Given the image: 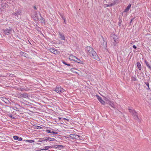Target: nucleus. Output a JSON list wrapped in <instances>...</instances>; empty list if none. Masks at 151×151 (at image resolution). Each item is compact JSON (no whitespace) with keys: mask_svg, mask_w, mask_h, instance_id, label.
I'll use <instances>...</instances> for the list:
<instances>
[{"mask_svg":"<svg viewBox=\"0 0 151 151\" xmlns=\"http://www.w3.org/2000/svg\"><path fill=\"white\" fill-rule=\"evenodd\" d=\"M86 50L88 52V54L94 59H97V55L93 49L90 46H88L86 48Z\"/></svg>","mask_w":151,"mask_h":151,"instance_id":"1","label":"nucleus"},{"mask_svg":"<svg viewBox=\"0 0 151 151\" xmlns=\"http://www.w3.org/2000/svg\"><path fill=\"white\" fill-rule=\"evenodd\" d=\"M113 45L115 46L119 42V40L118 37L115 35H114L113 37V40L112 41Z\"/></svg>","mask_w":151,"mask_h":151,"instance_id":"2","label":"nucleus"},{"mask_svg":"<svg viewBox=\"0 0 151 151\" xmlns=\"http://www.w3.org/2000/svg\"><path fill=\"white\" fill-rule=\"evenodd\" d=\"M55 91L58 93H60L63 92L65 90L60 86H57L55 88Z\"/></svg>","mask_w":151,"mask_h":151,"instance_id":"3","label":"nucleus"},{"mask_svg":"<svg viewBox=\"0 0 151 151\" xmlns=\"http://www.w3.org/2000/svg\"><path fill=\"white\" fill-rule=\"evenodd\" d=\"M70 137L72 139H78L80 136L74 134H71L70 135Z\"/></svg>","mask_w":151,"mask_h":151,"instance_id":"4","label":"nucleus"},{"mask_svg":"<svg viewBox=\"0 0 151 151\" xmlns=\"http://www.w3.org/2000/svg\"><path fill=\"white\" fill-rule=\"evenodd\" d=\"M59 38H60L61 40H65V37L63 34H62L60 32H59Z\"/></svg>","mask_w":151,"mask_h":151,"instance_id":"5","label":"nucleus"},{"mask_svg":"<svg viewBox=\"0 0 151 151\" xmlns=\"http://www.w3.org/2000/svg\"><path fill=\"white\" fill-rule=\"evenodd\" d=\"M50 51L52 53L55 54H58L59 53V52L53 49H50Z\"/></svg>","mask_w":151,"mask_h":151,"instance_id":"6","label":"nucleus"},{"mask_svg":"<svg viewBox=\"0 0 151 151\" xmlns=\"http://www.w3.org/2000/svg\"><path fill=\"white\" fill-rule=\"evenodd\" d=\"M77 57L75 56H73L72 55H70L69 57V59L71 60H73L74 61H76Z\"/></svg>","mask_w":151,"mask_h":151,"instance_id":"7","label":"nucleus"},{"mask_svg":"<svg viewBox=\"0 0 151 151\" xmlns=\"http://www.w3.org/2000/svg\"><path fill=\"white\" fill-rule=\"evenodd\" d=\"M97 97V99L103 105H104L105 104V102L103 101L101 97L98 95H96Z\"/></svg>","mask_w":151,"mask_h":151,"instance_id":"8","label":"nucleus"},{"mask_svg":"<svg viewBox=\"0 0 151 151\" xmlns=\"http://www.w3.org/2000/svg\"><path fill=\"white\" fill-rule=\"evenodd\" d=\"M132 114L134 119H136L138 118V116L137 115V113L134 110L132 111Z\"/></svg>","mask_w":151,"mask_h":151,"instance_id":"9","label":"nucleus"},{"mask_svg":"<svg viewBox=\"0 0 151 151\" xmlns=\"http://www.w3.org/2000/svg\"><path fill=\"white\" fill-rule=\"evenodd\" d=\"M13 138L14 140H18L19 141H21L22 139V137H19L17 136H14L13 137Z\"/></svg>","mask_w":151,"mask_h":151,"instance_id":"10","label":"nucleus"},{"mask_svg":"<svg viewBox=\"0 0 151 151\" xmlns=\"http://www.w3.org/2000/svg\"><path fill=\"white\" fill-rule=\"evenodd\" d=\"M131 4H129L127 6V7L125 9L124 11V12H127L129 10L131 7Z\"/></svg>","mask_w":151,"mask_h":151,"instance_id":"11","label":"nucleus"},{"mask_svg":"<svg viewBox=\"0 0 151 151\" xmlns=\"http://www.w3.org/2000/svg\"><path fill=\"white\" fill-rule=\"evenodd\" d=\"M46 132L47 133H52L55 134H57L58 133V132L57 131H56L55 130L54 131H52L51 132L50 130H47Z\"/></svg>","mask_w":151,"mask_h":151,"instance_id":"12","label":"nucleus"},{"mask_svg":"<svg viewBox=\"0 0 151 151\" xmlns=\"http://www.w3.org/2000/svg\"><path fill=\"white\" fill-rule=\"evenodd\" d=\"M117 0H115L114 1H113V2L112 3H111L109 4V6H112L114 5L116 3H117Z\"/></svg>","mask_w":151,"mask_h":151,"instance_id":"13","label":"nucleus"},{"mask_svg":"<svg viewBox=\"0 0 151 151\" xmlns=\"http://www.w3.org/2000/svg\"><path fill=\"white\" fill-rule=\"evenodd\" d=\"M48 140H49L50 141H54L55 140V139L54 138L50 137H47L46 139H44V140L45 141H47Z\"/></svg>","mask_w":151,"mask_h":151,"instance_id":"14","label":"nucleus"},{"mask_svg":"<svg viewBox=\"0 0 151 151\" xmlns=\"http://www.w3.org/2000/svg\"><path fill=\"white\" fill-rule=\"evenodd\" d=\"M11 31V30L7 29L6 30H5L4 31V32L5 34L8 35L10 33V32Z\"/></svg>","mask_w":151,"mask_h":151,"instance_id":"15","label":"nucleus"},{"mask_svg":"<svg viewBox=\"0 0 151 151\" xmlns=\"http://www.w3.org/2000/svg\"><path fill=\"white\" fill-rule=\"evenodd\" d=\"M76 61L75 62L79 63L81 64H83V61H81L80 59H78V58H77Z\"/></svg>","mask_w":151,"mask_h":151,"instance_id":"16","label":"nucleus"},{"mask_svg":"<svg viewBox=\"0 0 151 151\" xmlns=\"http://www.w3.org/2000/svg\"><path fill=\"white\" fill-rule=\"evenodd\" d=\"M137 66L139 70H141L142 69L141 64L139 62H137Z\"/></svg>","mask_w":151,"mask_h":151,"instance_id":"17","label":"nucleus"},{"mask_svg":"<svg viewBox=\"0 0 151 151\" xmlns=\"http://www.w3.org/2000/svg\"><path fill=\"white\" fill-rule=\"evenodd\" d=\"M106 42L105 41L103 40L102 44V45L103 46V47L106 48Z\"/></svg>","mask_w":151,"mask_h":151,"instance_id":"18","label":"nucleus"},{"mask_svg":"<svg viewBox=\"0 0 151 151\" xmlns=\"http://www.w3.org/2000/svg\"><path fill=\"white\" fill-rule=\"evenodd\" d=\"M26 141L29 143H31L34 142H35L34 140H26Z\"/></svg>","mask_w":151,"mask_h":151,"instance_id":"19","label":"nucleus"},{"mask_svg":"<svg viewBox=\"0 0 151 151\" xmlns=\"http://www.w3.org/2000/svg\"><path fill=\"white\" fill-rule=\"evenodd\" d=\"M146 85L148 87V88L149 90L150 89L149 87V84L148 83H145Z\"/></svg>","mask_w":151,"mask_h":151,"instance_id":"20","label":"nucleus"},{"mask_svg":"<svg viewBox=\"0 0 151 151\" xmlns=\"http://www.w3.org/2000/svg\"><path fill=\"white\" fill-rule=\"evenodd\" d=\"M108 103H109V104H110V105L111 106V107H114V104L113 103H112V104H111V102L110 101H109V102H108Z\"/></svg>","mask_w":151,"mask_h":151,"instance_id":"21","label":"nucleus"},{"mask_svg":"<svg viewBox=\"0 0 151 151\" xmlns=\"http://www.w3.org/2000/svg\"><path fill=\"white\" fill-rule=\"evenodd\" d=\"M45 141L44 140V139H40L39 141H38L39 142H44V141Z\"/></svg>","mask_w":151,"mask_h":151,"instance_id":"22","label":"nucleus"},{"mask_svg":"<svg viewBox=\"0 0 151 151\" xmlns=\"http://www.w3.org/2000/svg\"><path fill=\"white\" fill-rule=\"evenodd\" d=\"M49 147L46 146L45 147L44 149H45V150H47L48 151H49V150H48V149L49 148Z\"/></svg>","mask_w":151,"mask_h":151,"instance_id":"23","label":"nucleus"},{"mask_svg":"<svg viewBox=\"0 0 151 151\" xmlns=\"http://www.w3.org/2000/svg\"><path fill=\"white\" fill-rule=\"evenodd\" d=\"M145 63L146 65L148 67L150 65L146 61H145Z\"/></svg>","mask_w":151,"mask_h":151,"instance_id":"24","label":"nucleus"},{"mask_svg":"<svg viewBox=\"0 0 151 151\" xmlns=\"http://www.w3.org/2000/svg\"><path fill=\"white\" fill-rule=\"evenodd\" d=\"M109 6V4H106L104 5V7L105 8L108 7Z\"/></svg>","mask_w":151,"mask_h":151,"instance_id":"25","label":"nucleus"},{"mask_svg":"<svg viewBox=\"0 0 151 151\" xmlns=\"http://www.w3.org/2000/svg\"><path fill=\"white\" fill-rule=\"evenodd\" d=\"M129 111L131 113H132V111L133 110H132L131 109H128Z\"/></svg>","mask_w":151,"mask_h":151,"instance_id":"26","label":"nucleus"},{"mask_svg":"<svg viewBox=\"0 0 151 151\" xmlns=\"http://www.w3.org/2000/svg\"><path fill=\"white\" fill-rule=\"evenodd\" d=\"M62 62H63V63L64 64H65V65H66V64H67V63H66L65 62V61H63Z\"/></svg>","mask_w":151,"mask_h":151,"instance_id":"27","label":"nucleus"},{"mask_svg":"<svg viewBox=\"0 0 151 151\" xmlns=\"http://www.w3.org/2000/svg\"><path fill=\"white\" fill-rule=\"evenodd\" d=\"M133 48H134V49H136V48H137L136 46L135 45H133Z\"/></svg>","mask_w":151,"mask_h":151,"instance_id":"28","label":"nucleus"},{"mask_svg":"<svg viewBox=\"0 0 151 151\" xmlns=\"http://www.w3.org/2000/svg\"><path fill=\"white\" fill-rule=\"evenodd\" d=\"M63 120H66L67 121H68L69 119H66L65 118H63Z\"/></svg>","mask_w":151,"mask_h":151,"instance_id":"29","label":"nucleus"},{"mask_svg":"<svg viewBox=\"0 0 151 151\" xmlns=\"http://www.w3.org/2000/svg\"><path fill=\"white\" fill-rule=\"evenodd\" d=\"M34 14H35V17H37V13H36V12H34Z\"/></svg>","mask_w":151,"mask_h":151,"instance_id":"30","label":"nucleus"},{"mask_svg":"<svg viewBox=\"0 0 151 151\" xmlns=\"http://www.w3.org/2000/svg\"><path fill=\"white\" fill-rule=\"evenodd\" d=\"M41 151H46L45 150V149H42L41 150Z\"/></svg>","mask_w":151,"mask_h":151,"instance_id":"31","label":"nucleus"},{"mask_svg":"<svg viewBox=\"0 0 151 151\" xmlns=\"http://www.w3.org/2000/svg\"><path fill=\"white\" fill-rule=\"evenodd\" d=\"M148 67L151 70V66L149 65Z\"/></svg>","mask_w":151,"mask_h":151,"instance_id":"32","label":"nucleus"},{"mask_svg":"<svg viewBox=\"0 0 151 151\" xmlns=\"http://www.w3.org/2000/svg\"><path fill=\"white\" fill-rule=\"evenodd\" d=\"M148 67L151 70V66L149 65Z\"/></svg>","mask_w":151,"mask_h":151,"instance_id":"33","label":"nucleus"},{"mask_svg":"<svg viewBox=\"0 0 151 151\" xmlns=\"http://www.w3.org/2000/svg\"><path fill=\"white\" fill-rule=\"evenodd\" d=\"M9 116L10 117H12V115L11 114H10L9 115Z\"/></svg>","mask_w":151,"mask_h":151,"instance_id":"34","label":"nucleus"},{"mask_svg":"<svg viewBox=\"0 0 151 151\" xmlns=\"http://www.w3.org/2000/svg\"><path fill=\"white\" fill-rule=\"evenodd\" d=\"M66 65H67L68 66H70V65L69 64H67Z\"/></svg>","mask_w":151,"mask_h":151,"instance_id":"35","label":"nucleus"},{"mask_svg":"<svg viewBox=\"0 0 151 151\" xmlns=\"http://www.w3.org/2000/svg\"><path fill=\"white\" fill-rule=\"evenodd\" d=\"M58 147H63V146L62 145H58Z\"/></svg>","mask_w":151,"mask_h":151,"instance_id":"36","label":"nucleus"},{"mask_svg":"<svg viewBox=\"0 0 151 151\" xmlns=\"http://www.w3.org/2000/svg\"><path fill=\"white\" fill-rule=\"evenodd\" d=\"M34 8L35 9H37V8H36V7L35 6H34Z\"/></svg>","mask_w":151,"mask_h":151,"instance_id":"37","label":"nucleus"},{"mask_svg":"<svg viewBox=\"0 0 151 151\" xmlns=\"http://www.w3.org/2000/svg\"><path fill=\"white\" fill-rule=\"evenodd\" d=\"M64 22H65V19H64Z\"/></svg>","mask_w":151,"mask_h":151,"instance_id":"38","label":"nucleus"}]
</instances>
